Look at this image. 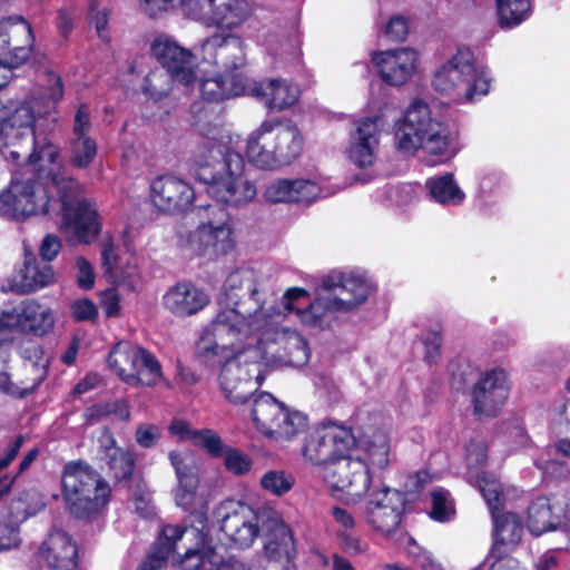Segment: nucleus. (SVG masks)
Segmentation results:
<instances>
[{"label": "nucleus", "instance_id": "nucleus-1", "mask_svg": "<svg viewBox=\"0 0 570 570\" xmlns=\"http://www.w3.org/2000/svg\"><path fill=\"white\" fill-rule=\"evenodd\" d=\"M220 311L196 343V356L206 365L222 364L219 384H253L259 364L249 361L244 351L234 353L236 342L262 332L268 316L253 279L229 275L219 295Z\"/></svg>", "mask_w": 570, "mask_h": 570}, {"label": "nucleus", "instance_id": "nucleus-2", "mask_svg": "<svg viewBox=\"0 0 570 570\" xmlns=\"http://www.w3.org/2000/svg\"><path fill=\"white\" fill-rule=\"evenodd\" d=\"M191 159L196 178L206 185L207 194L217 203L205 209L212 213L217 209L219 218L217 225L212 220L198 225L189 236V245L196 255L216 259L235 246L224 206H245L254 200L257 189L245 176L243 155L225 145L204 139Z\"/></svg>", "mask_w": 570, "mask_h": 570}, {"label": "nucleus", "instance_id": "nucleus-3", "mask_svg": "<svg viewBox=\"0 0 570 570\" xmlns=\"http://www.w3.org/2000/svg\"><path fill=\"white\" fill-rule=\"evenodd\" d=\"M214 517L229 548L248 549L262 535L264 570H296L293 532L274 508L263 505L253 510L242 501L228 499L215 508Z\"/></svg>", "mask_w": 570, "mask_h": 570}, {"label": "nucleus", "instance_id": "nucleus-4", "mask_svg": "<svg viewBox=\"0 0 570 570\" xmlns=\"http://www.w3.org/2000/svg\"><path fill=\"white\" fill-rule=\"evenodd\" d=\"M322 288L332 292L325 304L321 299L309 302V293L303 287H291L283 295L284 309L295 312L308 326L322 325L325 311L350 312L363 304L370 293L367 281L354 273H331L322 278Z\"/></svg>", "mask_w": 570, "mask_h": 570}, {"label": "nucleus", "instance_id": "nucleus-5", "mask_svg": "<svg viewBox=\"0 0 570 570\" xmlns=\"http://www.w3.org/2000/svg\"><path fill=\"white\" fill-rule=\"evenodd\" d=\"M396 149L414 155L419 149L433 157V164H444L456 154L446 124L431 117L426 102L415 100L395 124Z\"/></svg>", "mask_w": 570, "mask_h": 570}, {"label": "nucleus", "instance_id": "nucleus-6", "mask_svg": "<svg viewBox=\"0 0 570 570\" xmlns=\"http://www.w3.org/2000/svg\"><path fill=\"white\" fill-rule=\"evenodd\" d=\"M305 137L291 119L264 120L247 138L246 157L253 166L274 170L292 165L304 151Z\"/></svg>", "mask_w": 570, "mask_h": 570}, {"label": "nucleus", "instance_id": "nucleus-7", "mask_svg": "<svg viewBox=\"0 0 570 570\" xmlns=\"http://www.w3.org/2000/svg\"><path fill=\"white\" fill-rule=\"evenodd\" d=\"M0 139L6 159L19 165L26 160V173L57 181L63 169L59 148L36 135L33 126H16L9 117L0 120Z\"/></svg>", "mask_w": 570, "mask_h": 570}, {"label": "nucleus", "instance_id": "nucleus-8", "mask_svg": "<svg viewBox=\"0 0 570 570\" xmlns=\"http://www.w3.org/2000/svg\"><path fill=\"white\" fill-rule=\"evenodd\" d=\"M61 492L70 515L86 522L97 520L111 500L109 483L83 460L63 465Z\"/></svg>", "mask_w": 570, "mask_h": 570}, {"label": "nucleus", "instance_id": "nucleus-9", "mask_svg": "<svg viewBox=\"0 0 570 570\" xmlns=\"http://www.w3.org/2000/svg\"><path fill=\"white\" fill-rule=\"evenodd\" d=\"M65 183L63 169L57 181L42 179L33 174L26 179L13 177L10 187L0 194V212L12 219H23L32 215L49 214L53 209V193Z\"/></svg>", "mask_w": 570, "mask_h": 570}, {"label": "nucleus", "instance_id": "nucleus-10", "mask_svg": "<svg viewBox=\"0 0 570 570\" xmlns=\"http://www.w3.org/2000/svg\"><path fill=\"white\" fill-rule=\"evenodd\" d=\"M57 194L53 208L58 206L65 226L81 243L90 244L101 230L96 204L79 196L78 183L71 177L65 176V183L60 184Z\"/></svg>", "mask_w": 570, "mask_h": 570}, {"label": "nucleus", "instance_id": "nucleus-11", "mask_svg": "<svg viewBox=\"0 0 570 570\" xmlns=\"http://www.w3.org/2000/svg\"><path fill=\"white\" fill-rule=\"evenodd\" d=\"M252 417L257 430L275 441L292 440L308 424L306 415L289 410L269 393H262L254 400Z\"/></svg>", "mask_w": 570, "mask_h": 570}, {"label": "nucleus", "instance_id": "nucleus-12", "mask_svg": "<svg viewBox=\"0 0 570 570\" xmlns=\"http://www.w3.org/2000/svg\"><path fill=\"white\" fill-rule=\"evenodd\" d=\"M110 370L131 386H154L161 377V365L148 350L129 343H117L110 350Z\"/></svg>", "mask_w": 570, "mask_h": 570}, {"label": "nucleus", "instance_id": "nucleus-13", "mask_svg": "<svg viewBox=\"0 0 570 570\" xmlns=\"http://www.w3.org/2000/svg\"><path fill=\"white\" fill-rule=\"evenodd\" d=\"M406 504L405 492L382 485L368 494L363 509L364 521L374 532L391 537L401 525Z\"/></svg>", "mask_w": 570, "mask_h": 570}, {"label": "nucleus", "instance_id": "nucleus-14", "mask_svg": "<svg viewBox=\"0 0 570 570\" xmlns=\"http://www.w3.org/2000/svg\"><path fill=\"white\" fill-rule=\"evenodd\" d=\"M354 444L355 438L350 429L316 426L305 434L301 453L306 463L325 465L326 469L348 453Z\"/></svg>", "mask_w": 570, "mask_h": 570}, {"label": "nucleus", "instance_id": "nucleus-15", "mask_svg": "<svg viewBox=\"0 0 570 570\" xmlns=\"http://www.w3.org/2000/svg\"><path fill=\"white\" fill-rule=\"evenodd\" d=\"M35 35L28 20L20 14L0 20V65L8 71L26 63L32 55Z\"/></svg>", "mask_w": 570, "mask_h": 570}, {"label": "nucleus", "instance_id": "nucleus-16", "mask_svg": "<svg viewBox=\"0 0 570 570\" xmlns=\"http://www.w3.org/2000/svg\"><path fill=\"white\" fill-rule=\"evenodd\" d=\"M326 481L337 491L360 500L370 491L372 474L368 463L360 456L343 454L333 464L326 468Z\"/></svg>", "mask_w": 570, "mask_h": 570}, {"label": "nucleus", "instance_id": "nucleus-17", "mask_svg": "<svg viewBox=\"0 0 570 570\" xmlns=\"http://www.w3.org/2000/svg\"><path fill=\"white\" fill-rule=\"evenodd\" d=\"M181 12L189 19L206 27L233 29L242 24L250 14V2H177Z\"/></svg>", "mask_w": 570, "mask_h": 570}, {"label": "nucleus", "instance_id": "nucleus-18", "mask_svg": "<svg viewBox=\"0 0 570 570\" xmlns=\"http://www.w3.org/2000/svg\"><path fill=\"white\" fill-rule=\"evenodd\" d=\"M510 385L503 370L483 373L474 384L471 396L474 414L497 417L508 400Z\"/></svg>", "mask_w": 570, "mask_h": 570}, {"label": "nucleus", "instance_id": "nucleus-19", "mask_svg": "<svg viewBox=\"0 0 570 570\" xmlns=\"http://www.w3.org/2000/svg\"><path fill=\"white\" fill-rule=\"evenodd\" d=\"M150 198L163 213L179 215L187 213L195 200V190L187 181L173 175L155 178L150 186Z\"/></svg>", "mask_w": 570, "mask_h": 570}, {"label": "nucleus", "instance_id": "nucleus-20", "mask_svg": "<svg viewBox=\"0 0 570 570\" xmlns=\"http://www.w3.org/2000/svg\"><path fill=\"white\" fill-rule=\"evenodd\" d=\"M150 53L176 82L188 87L196 81V65L190 50L169 39L157 37L151 42Z\"/></svg>", "mask_w": 570, "mask_h": 570}, {"label": "nucleus", "instance_id": "nucleus-21", "mask_svg": "<svg viewBox=\"0 0 570 570\" xmlns=\"http://www.w3.org/2000/svg\"><path fill=\"white\" fill-rule=\"evenodd\" d=\"M372 61L383 82L397 87L411 79L417 67L419 56L414 49L401 48L373 52Z\"/></svg>", "mask_w": 570, "mask_h": 570}, {"label": "nucleus", "instance_id": "nucleus-22", "mask_svg": "<svg viewBox=\"0 0 570 570\" xmlns=\"http://www.w3.org/2000/svg\"><path fill=\"white\" fill-rule=\"evenodd\" d=\"M493 521V544L489 557L501 560H513L510 553L521 541L523 524L521 517L515 512H494L491 514Z\"/></svg>", "mask_w": 570, "mask_h": 570}, {"label": "nucleus", "instance_id": "nucleus-23", "mask_svg": "<svg viewBox=\"0 0 570 570\" xmlns=\"http://www.w3.org/2000/svg\"><path fill=\"white\" fill-rule=\"evenodd\" d=\"M473 57L474 53L470 48H458L455 55L435 71L432 78L434 90L449 95L464 85L465 77L473 72Z\"/></svg>", "mask_w": 570, "mask_h": 570}, {"label": "nucleus", "instance_id": "nucleus-24", "mask_svg": "<svg viewBox=\"0 0 570 570\" xmlns=\"http://www.w3.org/2000/svg\"><path fill=\"white\" fill-rule=\"evenodd\" d=\"M38 554L50 570H77L78 547L63 531H55L39 547Z\"/></svg>", "mask_w": 570, "mask_h": 570}, {"label": "nucleus", "instance_id": "nucleus-25", "mask_svg": "<svg viewBox=\"0 0 570 570\" xmlns=\"http://www.w3.org/2000/svg\"><path fill=\"white\" fill-rule=\"evenodd\" d=\"M209 303L207 293L191 282L171 286L163 297L164 306L177 317H186L202 311Z\"/></svg>", "mask_w": 570, "mask_h": 570}, {"label": "nucleus", "instance_id": "nucleus-26", "mask_svg": "<svg viewBox=\"0 0 570 570\" xmlns=\"http://www.w3.org/2000/svg\"><path fill=\"white\" fill-rule=\"evenodd\" d=\"M53 276L51 265L39 262L32 254H27L23 265L14 271L9 279V287L16 294H30L49 285Z\"/></svg>", "mask_w": 570, "mask_h": 570}, {"label": "nucleus", "instance_id": "nucleus-27", "mask_svg": "<svg viewBox=\"0 0 570 570\" xmlns=\"http://www.w3.org/2000/svg\"><path fill=\"white\" fill-rule=\"evenodd\" d=\"M202 50L227 70H236L245 62L243 42L239 37L230 33L207 37L202 43Z\"/></svg>", "mask_w": 570, "mask_h": 570}, {"label": "nucleus", "instance_id": "nucleus-28", "mask_svg": "<svg viewBox=\"0 0 570 570\" xmlns=\"http://www.w3.org/2000/svg\"><path fill=\"white\" fill-rule=\"evenodd\" d=\"M173 82H176L171 75L164 69H155L149 71L142 83V91L148 96L147 105L157 107V111L153 112L154 117L163 119L170 114L175 107L171 97Z\"/></svg>", "mask_w": 570, "mask_h": 570}, {"label": "nucleus", "instance_id": "nucleus-29", "mask_svg": "<svg viewBox=\"0 0 570 570\" xmlns=\"http://www.w3.org/2000/svg\"><path fill=\"white\" fill-rule=\"evenodd\" d=\"M187 531L186 527L165 524L151 547L136 570H160L167 566L169 556L174 552L176 543Z\"/></svg>", "mask_w": 570, "mask_h": 570}, {"label": "nucleus", "instance_id": "nucleus-30", "mask_svg": "<svg viewBox=\"0 0 570 570\" xmlns=\"http://www.w3.org/2000/svg\"><path fill=\"white\" fill-rule=\"evenodd\" d=\"M99 442L114 479L118 482L130 483L136 466L135 453L117 446V441L108 429Z\"/></svg>", "mask_w": 570, "mask_h": 570}, {"label": "nucleus", "instance_id": "nucleus-31", "mask_svg": "<svg viewBox=\"0 0 570 570\" xmlns=\"http://www.w3.org/2000/svg\"><path fill=\"white\" fill-rule=\"evenodd\" d=\"M377 118H363L355 131V142L350 148V159L358 168L373 165L379 145Z\"/></svg>", "mask_w": 570, "mask_h": 570}, {"label": "nucleus", "instance_id": "nucleus-32", "mask_svg": "<svg viewBox=\"0 0 570 570\" xmlns=\"http://www.w3.org/2000/svg\"><path fill=\"white\" fill-rule=\"evenodd\" d=\"M254 91L256 96L264 99L269 110L283 111L294 106L301 95V90L296 85L284 79H269L259 82Z\"/></svg>", "mask_w": 570, "mask_h": 570}, {"label": "nucleus", "instance_id": "nucleus-33", "mask_svg": "<svg viewBox=\"0 0 570 570\" xmlns=\"http://www.w3.org/2000/svg\"><path fill=\"white\" fill-rule=\"evenodd\" d=\"M553 509L551 495H539L530 502L527 509V528L531 534L539 537L560 527L562 517Z\"/></svg>", "mask_w": 570, "mask_h": 570}, {"label": "nucleus", "instance_id": "nucleus-34", "mask_svg": "<svg viewBox=\"0 0 570 570\" xmlns=\"http://www.w3.org/2000/svg\"><path fill=\"white\" fill-rule=\"evenodd\" d=\"M169 460L178 479L176 501L177 504L184 505L186 500L193 498L199 485L197 466L191 459L176 451L169 453Z\"/></svg>", "mask_w": 570, "mask_h": 570}, {"label": "nucleus", "instance_id": "nucleus-35", "mask_svg": "<svg viewBox=\"0 0 570 570\" xmlns=\"http://www.w3.org/2000/svg\"><path fill=\"white\" fill-rule=\"evenodd\" d=\"M18 321L24 328L37 336L48 334L55 325L51 311L49 308H42L41 305L33 299L21 303Z\"/></svg>", "mask_w": 570, "mask_h": 570}, {"label": "nucleus", "instance_id": "nucleus-36", "mask_svg": "<svg viewBox=\"0 0 570 570\" xmlns=\"http://www.w3.org/2000/svg\"><path fill=\"white\" fill-rule=\"evenodd\" d=\"M425 187L431 198L441 205L458 206L465 199V194L456 184L452 173L430 177L425 181Z\"/></svg>", "mask_w": 570, "mask_h": 570}, {"label": "nucleus", "instance_id": "nucleus-37", "mask_svg": "<svg viewBox=\"0 0 570 570\" xmlns=\"http://www.w3.org/2000/svg\"><path fill=\"white\" fill-rule=\"evenodd\" d=\"M361 446L365 454V461L372 466L384 469L389 465L390 439L381 430L374 431L371 435L364 436Z\"/></svg>", "mask_w": 570, "mask_h": 570}, {"label": "nucleus", "instance_id": "nucleus-38", "mask_svg": "<svg viewBox=\"0 0 570 570\" xmlns=\"http://www.w3.org/2000/svg\"><path fill=\"white\" fill-rule=\"evenodd\" d=\"M110 416H115L121 421H128L130 412L127 402L122 399L99 402L86 407L83 412V420L88 425H92Z\"/></svg>", "mask_w": 570, "mask_h": 570}, {"label": "nucleus", "instance_id": "nucleus-39", "mask_svg": "<svg viewBox=\"0 0 570 570\" xmlns=\"http://www.w3.org/2000/svg\"><path fill=\"white\" fill-rule=\"evenodd\" d=\"M200 544L196 548L187 549L179 561V570H206V566H214L213 557L215 549L205 544L206 534L200 530Z\"/></svg>", "mask_w": 570, "mask_h": 570}, {"label": "nucleus", "instance_id": "nucleus-40", "mask_svg": "<svg viewBox=\"0 0 570 570\" xmlns=\"http://www.w3.org/2000/svg\"><path fill=\"white\" fill-rule=\"evenodd\" d=\"M498 26L502 30L512 29L531 13L532 2H495Z\"/></svg>", "mask_w": 570, "mask_h": 570}, {"label": "nucleus", "instance_id": "nucleus-41", "mask_svg": "<svg viewBox=\"0 0 570 570\" xmlns=\"http://www.w3.org/2000/svg\"><path fill=\"white\" fill-rule=\"evenodd\" d=\"M232 82L230 78L224 76L204 79L200 82V96L203 100L217 104L238 96L239 90L236 89V87H232Z\"/></svg>", "mask_w": 570, "mask_h": 570}, {"label": "nucleus", "instance_id": "nucleus-42", "mask_svg": "<svg viewBox=\"0 0 570 570\" xmlns=\"http://www.w3.org/2000/svg\"><path fill=\"white\" fill-rule=\"evenodd\" d=\"M476 481L490 513L494 514V512L502 511L505 503V495L500 481L487 472L480 473Z\"/></svg>", "mask_w": 570, "mask_h": 570}, {"label": "nucleus", "instance_id": "nucleus-43", "mask_svg": "<svg viewBox=\"0 0 570 570\" xmlns=\"http://www.w3.org/2000/svg\"><path fill=\"white\" fill-rule=\"evenodd\" d=\"M98 146L91 137L71 138L69 164L77 169H86L97 156Z\"/></svg>", "mask_w": 570, "mask_h": 570}, {"label": "nucleus", "instance_id": "nucleus-44", "mask_svg": "<svg viewBox=\"0 0 570 570\" xmlns=\"http://www.w3.org/2000/svg\"><path fill=\"white\" fill-rule=\"evenodd\" d=\"M282 357L292 366L305 365L309 360V346L307 341L298 333H291L282 341Z\"/></svg>", "mask_w": 570, "mask_h": 570}, {"label": "nucleus", "instance_id": "nucleus-45", "mask_svg": "<svg viewBox=\"0 0 570 570\" xmlns=\"http://www.w3.org/2000/svg\"><path fill=\"white\" fill-rule=\"evenodd\" d=\"M287 188L286 204L309 205L318 198L321 193L315 181L304 178L288 179Z\"/></svg>", "mask_w": 570, "mask_h": 570}, {"label": "nucleus", "instance_id": "nucleus-46", "mask_svg": "<svg viewBox=\"0 0 570 570\" xmlns=\"http://www.w3.org/2000/svg\"><path fill=\"white\" fill-rule=\"evenodd\" d=\"M294 484V475L285 470H269L259 480L261 488L275 497H283L288 493Z\"/></svg>", "mask_w": 570, "mask_h": 570}, {"label": "nucleus", "instance_id": "nucleus-47", "mask_svg": "<svg viewBox=\"0 0 570 570\" xmlns=\"http://www.w3.org/2000/svg\"><path fill=\"white\" fill-rule=\"evenodd\" d=\"M335 537L340 550L352 558L365 556L371 549L370 542L354 529L350 531H336Z\"/></svg>", "mask_w": 570, "mask_h": 570}, {"label": "nucleus", "instance_id": "nucleus-48", "mask_svg": "<svg viewBox=\"0 0 570 570\" xmlns=\"http://www.w3.org/2000/svg\"><path fill=\"white\" fill-rule=\"evenodd\" d=\"M430 517L438 522L450 521L455 515V505L450 498V492L443 488L431 491Z\"/></svg>", "mask_w": 570, "mask_h": 570}, {"label": "nucleus", "instance_id": "nucleus-49", "mask_svg": "<svg viewBox=\"0 0 570 570\" xmlns=\"http://www.w3.org/2000/svg\"><path fill=\"white\" fill-rule=\"evenodd\" d=\"M194 445L206 451L213 459L223 458L229 446L210 429H202L194 433Z\"/></svg>", "mask_w": 570, "mask_h": 570}, {"label": "nucleus", "instance_id": "nucleus-50", "mask_svg": "<svg viewBox=\"0 0 570 570\" xmlns=\"http://www.w3.org/2000/svg\"><path fill=\"white\" fill-rule=\"evenodd\" d=\"M223 458L225 469L233 475H245L250 471L253 466V460L248 454L230 445L226 450Z\"/></svg>", "mask_w": 570, "mask_h": 570}, {"label": "nucleus", "instance_id": "nucleus-51", "mask_svg": "<svg viewBox=\"0 0 570 570\" xmlns=\"http://www.w3.org/2000/svg\"><path fill=\"white\" fill-rule=\"evenodd\" d=\"M47 371L45 367L41 368L40 373L37 374L32 379V383L30 385L20 387L13 382H11L10 376L7 373L0 374V390L6 394L14 396L17 399H24L28 395L32 394L43 382L46 377Z\"/></svg>", "mask_w": 570, "mask_h": 570}, {"label": "nucleus", "instance_id": "nucleus-52", "mask_svg": "<svg viewBox=\"0 0 570 570\" xmlns=\"http://www.w3.org/2000/svg\"><path fill=\"white\" fill-rule=\"evenodd\" d=\"M465 94L469 100L475 96H484L490 89V78L485 70H479L473 62V72L465 77Z\"/></svg>", "mask_w": 570, "mask_h": 570}, {"label": "nucleus", "instance_id": "nucleus-53", "mask_svg": "<svg viewBox=\"0 0 570 570\" xmlns=\"http://www.w3.org/2000/svg\"><path fill=\"white\" fill-rule=\"evenodd\" d=\"M70 316L76 323H95L98 320L99 311L94 301L82 297L77 298L71 303Z\"/></svg>", "mask_w": 570, "mask_h": 570}, {"label": "nucleus", "instance_id": "nucleus-54", "mask_svg": "<svg viewBox=\"0 0 570 570\" xmlns=\"http://www.w3.org/2000/svg\"><path fill=\"white\" fill-rule=\"evenodd\" d=\"M424 346L423 360L429 365L436 364L441 360L443 344L442 330H431L422 340Z\"/></svg>", "mask_w": 570, "mask_h": 570}, {"label": "nucleus", "instance_id": "nucleus-55", "mask_svg": "<svg viewBox=\"0 0 570 570\" xmlns=\"http://www.w3.org/2000/svg\"><path fill=\"white\" fill-rule=\"evenodd\" d=\"M220 389L225 397L237 405L245 404L255 391L254 384L243 382L229 383L228 385L220 384Z\"/></svg>", "mask_w": 570, "mask_h": 570}, {"label": "nucleus", "instance_id": "nucleus-56", "mask_svg": "<svg viewBox=\"0 0 570 570\" xmlns=\"http://www.w3.org/2000/svg\"><path fill=\"white\" fill-rule=\"evenodd\" d=\"M76 282L80 289L90 291L95 286L96 274L91 263L83 256L76 259Z\"/></svg>", "mask_w": 570, "mask_h": 570}, {"label": "nucleus", "instance_id": "nucleus-57", "mask_svg": "<svg viewBox=\"0 0 570 570\" xmlns=\"http://www.w3.org/2000/svg\"><path fill=\"white\" fill-rule=\"evenodd\" d=\"M20 543L19 524L13 522H0V552L16 549Z\"/></svg>", "mask_w": 570, "mask_h": 570}, {"label": "nucleus", "instance_id": "nucleus-58", "mask_svg": "<svg viewBox=\"0 0 570 570\" xmlns=\"http://www.w3.org/2000/svg\"><path fill=\"white\" fill-rule=\"evenodd\" d=\"M97 4L98 2H91L89 22L95 27L99 38L104 42H109V11L107 9L99 10Z\"/></svg>", "mask_w": 570, "mask_h": 570}, {"label": "nucleus", "instance_id": "nucleus-59", "mask_svg": "<svg viewBox=\"0 0 570 570\" xmlns=\"http://www.w3.org/2000/svg\"><path fill=\"white\" fill-rule=\"evenodd\" d=\"M384 35L394 42H402L409 35V21L403 16H393L385 26Z\"/></svg>", "mask_w": 570, "mask_h": 570}, {"label": "nucleus", "instance_id": "nucleus-60", "mask_svg": "<svg viewBox=\"0 0 570 570\" xmlns=\"http://www.w3.org/2000/svg\"><path fill=\"white\" fill-rule=\"evenodd\" d=\"M288 178H279L269 183L263 193L266 202L271 204H286V194L288 191Z\"/></svg>", "mask_w": 570, "mask_h": 570}, {"label": "nucleus", "instance_id": "nucleus-61", "mask_svg": "<svg viewBox=\"0 0 570 570\" xmlns=\"http://www.w3.org/2000/svg\"><path fill=\"white\" fill-rule=\"evenodd\" d=\"M136 442L144 449L155 446L160 439V431L154 424H140L135 433Z\"/></svg>", "mask_w": 570, "mask_h": 570}, {"label": "nucleus", "instance_id": "nucleus-62", "mask_svg": "<svg viewBox=\"0 0 570 570\" xmlns=\"http://www.w3.org/2000/svg\"><path fill=\"white\" fill-rule=\"evenodd\" d=\"M119 256L116 253V246L112 239H107L101 244V265L106 275H111L117 269Z\"/></svg>", "mask_w": 570, "mask_h": 570}, {"label": "nucleus", "instance_id": "nucleus-63", "mask_svg": "<svg viewBox=\"0 0 570 570\" xmlns=\"http://www.w3.org/2000/svg\"><path fill=\"white\" fill-rule=\"evenodd\" d=\"M91 129L90 115L87 105L81 104L76 111L72 134L73 138L89 137L88 132Z\"/></svg>", "mask_w": 570, "mask_h": 570}, {"label": "nucleus", "instance_id": "nucleus-64", "mask_svg": "<svg viewBox=\"0 0 570 570\" xmlns=\"http://www.w3.org/2000/svg\"><path fill=\"white\" fill-rule=\"evenodd\" d=\"M61 240L60 238L55 234H48L42 239V243L40 245V257L42 259L41 263L49 264L51 261H53L59 252L61 250Z\"/></svg>", "mask_w": 570, "mask_h": 570}]
</instances>
